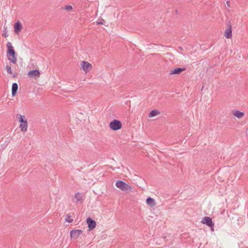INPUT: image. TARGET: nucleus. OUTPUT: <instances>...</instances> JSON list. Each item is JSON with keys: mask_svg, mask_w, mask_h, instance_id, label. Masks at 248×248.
<instances>
[{"mask_svg": "<svg viewBox=\"0 0 248 248\" xmlns=\"http://www.w3.org/2000/svg\"><path fill=\"white\" fill-rule=\"evenodd\" d=\"M17 123H18V128L21 132L24 134L27 131L28 128V119L25 116L17 114L16 116Z\"/></svg>", "mask_w": 248, "mask_h": 248, "instance_id": "1", "label": "nucleus"}, {"mask_svg": "<svg viewBox=\"0 0 248 248\" xmlns=\"http://www.w3.org/2000/svg\"><path fill=\"white\" fill-rule=\"evenodd\" d=\"M7 56L8 60L13 63H16V57L14 47L11 42H8L7 45Z\"/></svg>", "mask_w": 248, "mask_h": 248, "instance_id": "2", "label": "nucleus"}, {"mask_svg": "<svg viewBox=\"0 0 248 248\" xmlns=\"http://www.w3.org/2000/svg\"><path fill=\"white\" fill-rule=\"evenodd\" d=\"M115 186L124 191H130L131 190V187L123 181L119 180L115 183Z\"/></svg>", "mask_w": 248, "mask_h": 248, "instance_id": "3", "label": "nucleus"}, {"mask_svg": "<svg viewBox=\"0 0 248 248\" xmlns=\"http://www.w3.org/2000/svg\"><path fill=\"white\" fill-rule=\"evenodd\" d=\"M109 127L111 130L113 131H117L122 128V124L121 121L115 119L109 123Z\"/></svg>", "mask_w": 248, "mask_h": 248, "instance_id": "4", "label": "nucleus"}, {"mask_svg": "<svg viewBox=\"0 0 248 248\" xmlns=\"http://www.w3.org/2000/svg\"><path fill=\"white\" fill-rule=\"evenodd\" d=\"M202 224H206L207 226L211 227V230L214 231V224L212 219L208 217H203L201 221Z\"/></svg>", "mask_w": 248, "mask_h": 248, "instance_id": "5", "label": "nucleus"}, {"mask_svg": "<svg viewBox=\"0 0 248 248\" xmlns=\"http://www.w3.org/2000/svg\"><path fill=\"white\" fill-rule=\"evenodd\" d=\"M227 28L225 30L224 36L226 38L229 39L232 37V25L230 21L227 23Z\"/></svg>", "mask_w": 248, "mask_h": 248, "instance_id": "6", "label": "nucleus"}, {"mask_svg": "<svg viewBox=\"0 0 248 248\" xmlns=\"http://www.w3.org/2000/svg\"><path fill=\"white\" fill-rule=\"evenodd\" d=\"M23 28L21 22L19 20H17L14 25V32L16 34H19Z\"/></svg>", "mask_w": 248, "mask_h": 248, "instance_id": "7", "label": "nucleus"}, {"mask_svg": "<svg viewBox=\"0 0 248 248\" xmlns=\"http://www.w3.org/2000/svg\"><path fill=\"white\" fill-rule=\"evenodd\" d=\"M81 66L83 70L86 73H88L92 68V65L88 62L82 61Z\"/></svg>", "mask_w": 248, "mask_h": 248, "instance_id": "8", "label": "nucleus"}, {"mask_svg": "<svg viewBox=\"0 0 248 248\" xmlns=\"http://www.w3.org/2000/svg\"><path fill=\"white\" fill-rule=\"evenodd\" d=\"M82 231L80 230H73L70 232L71 238L76 239L82 233Z\"/></svg>", "mask_w": 248, "mask_h": 248, "instance_id": "9", "label": "nucleus"}, {"mask_svg": "<svg viewBox=\"0 0 248 248\" xmlns=\"http://www.w3.org/2000/svg\"><path fill=\"white\" fill-rule=\"evenodd\" d=\"M87 223L90 230L93 229L96 226V222L91 217L87 218Z\"/></svg>", "mask_w": 248, "mask_h": 248, "instance_id": "10", "label": "nucleus"}, {"mask_svg": "<svg viewBox=\"0 0 248 248\" xmlns=\"http://www.w3.org/2000/svg\"><path fill=\"white\" fill-rule=\"evenodd\" d=\"M232 113L233 116L239 119L242 118L244 116V112H241L237 109L232 110Z\"/></svg>", "mask_w": 248, "mask_h": 248, "instance_id": "11", "label": "nucleus"}, {"mask_svg": "<svg viewBox=\"0 0 248 248\" xmlns=\"http://www.w3.org/2000/svg\"><path fill=\"white\" fill-rule=\"evenodd\" d=\"M185 69H186L185 68H180V67L176 68H175L173 70H171V72H170V75L179 74L180 73H181L182 71L185 70Z\"/></svg>", "mask_w": 248, "mask_h": 248, "instance_id": "12", "label": "nucleus"}, {"mask_svg": "<svg viewBox=\"0 0 248 248\" xmlns=\"http://www.w3.org/2000/svg\"><path fill=\"white\" fill-rule=\"evenodd\" d=\"M146 203L151 207H154L156 205L155 200L151 197H149L146 199Z\"/></svg>", "mask_w": 248, "mask_h": 248, "instance_id": "13", "label": "nucleus"}, {"mask_svg": "<svg viewBox=\"0 0 248 248\" xmlns=\"http://www.w3.org/2000/svg\"><path fill=\"white\" fill-rule=\"evenodd\" d=\"M160 114V112L156 109H153L148 114L149 118H152Z\"/></svg>", "mask_w": 248, "mask_h": 248, "instance_id": "14", "label": "nucleus"}, {"mask_svg": "<svg viewBox=\"0 0 248 248\" xmlns=\"http://www.w3.org/2000/svg\"><path fill=\"white\" fill-rule=\"evenodd\" d=\"M18 89V85L16 83H14L12 85V93L13 96H15L17 90Z\"/></svg>", "mask_w": 248, "mask_h": 248, "instance_id": "15", "label": "nucleus"}, {"mask_svg": "<svg viewBox=\"0 0 248 248\" xmlns=\"http://www.w3.org/2000/svg\"><path fill=\"white\" fill-rule=\"evenodd\" d=\"M75 199L76 200L75 202H80L82 200V196L80 193L79 192L76 193L75 195Z\"/></svg>", "mask_w": 248, "mask_h": 248, "instance_id": "16", "label": "nucleus"}, {"mask_svg": "<svg viewBox=\"0 0 248 248\" xmlns=\"http://www.w3.org/2000/svg\"><path fill=\"white\" fill-rule=\"evenodd\" d=\"M39 75L40 72L38 70H32V77H39Z\"/></svg>", "mask_w": 248, "mask_h": 248, "instance_id": "17", "label": "nucleus"}, {"mask_svg": "<svg viewBox=\"0 0 248 248\" xmlns=\"http://www.w3.org/2000/svg\"><path fill=\"white\" fill-rule=\"evenodd\" d=\"M65 220L67 222L72 223L73 221V219L71 218V216L67 214L65 216Z\"/></svg>", "mask_w": 248, "mask_h": 248, "instance_id": "18", "label": "nucleus"}, {"mask_svg": "<svg viewBox=\"0 0 248 248\" xmlns=\"http://www.w3.org/2000/svg\"><path fill=\"white\" fill-rule=\"evenodd\" d=\"M5 68H6V70L8 73H9L10 74H12V69H11V66L7 65L6 66Z\"/></svg>", "mask_w": 248, "mask_h": 248, "instance_id": "19", "label": "nucleus"}, {"mask_svg": "<svg viewBox=\"0 0 248 248\" xmlns=\"http://www.w3.org/2000/svg\"><path fill=\"white\" fill-rule=\"evenodd\" d=\"M65 9L67 10H70L72 9V7L71 6L67 5V6H66Z\"/></svg>", "mask_w": 248, "mask_h": 248, "instance_id": "20", "label": "nucleus"}, {"mask_svg": "<svg viewBox=\"0 0 248 248\" xmlns=\"http://www.w3.org/2000/svg\"><path fill=\"white\" fill-rule=\"evenodd\" d=\"M226 6L227 7H230V1H227L226 2Z\"/></svg>", "mask_w": 248, "mask_h": 248, "instance_id": "21", "label": "nucleus"}, {"mask_svg": "<svg viewBox=\"0 0 248 248\" xmlns=\"http://www.w3.org/2000/svg\"><path fill=\"white\" fill-rule=\"evenodd\" d=\"M31 75V71H29V72H28V75H29V76H30Z\"/></svg>", "mask_w": 248, "mask_h": 248, "instance_id": "22", "label": "nucleus"}, {"mask_svg": "<svg viewBox=\"0 0 248 248\" xmlns=\"http://www.w3.org/2000/svg\"><path fill=\"white\" fill-rule=\"evenodd\" d=\"M3 36H4V37H7V35H6V34H4L3 35Z\"/></svg>", "mask_w": 248, "mask_h": 248, "instance_id": "23", "label": "nucleus"}]
</instances>
